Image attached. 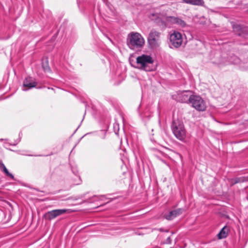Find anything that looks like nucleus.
<instances>
[{
	"mask_svg": "<svg viewBox=\"0 0 248 248\" xmlns=\"http://www.w3.org/2000/svg\"><path fill=\"white\" fill-rule=\"evenodd\" d=\"M126 43L130 49L138 51L142 48L145 40L140 33L131 32L127 36Z\"/></svg>",
	"mask_w": 248,
	"mask_h": 248,
	"instance_id": "1",
	"label": "nucleus"
},
{
	"mask_svg": "<svg viewBox=\"0 0 248 248\" xmlns=\"http://www.w3.org/2000/svg\"><path fill=\"white\" fill-rule=\"evenodd\" d=\"M153 63L154 60L150 56L142 54L136 58L137 65L135 67L145 71H152L155 69Z\"/></svg>",
	"mask_w": 248,
	"mask_h": 248,
	"instance_id": "2",
	"label": "nucleus"
},
{
	"mask_svg": "<svg viewBox=\"0 0 248 248\" xmlns=\"http://www.w3.org/2000/svg\"><path fill=\"white\" fill-rule=\"evenodd\" d=\"M171 128L174 135L177 139L181 141L185 140L186 136V131L182 122L179 120H173Z\"/></svg>",
	"mask_w": 248,
	"mask_h": 248,
	"instance_id": "3",
	"label": "nucleus"
},
{
	"mask_svg": "<svg viewBox=\"0 0 248 248\" xmlns=\"http://www.w3.org/2000/svg\"><path fill=\"white\" fill-rule=\"evenodd\" d=\"M161 33L160 32L155 29L150 31L147 37V42L151 48H155L160 46L161 44Z\"/></svg>",
	"mask_w": 248,
	"mask_h": 248,
	"instance_id": "4",
	"label": "nucleus"
},
{
	"mask_svg": "<svg viewBox=\"0 0 248 248\" xmlns=\"http://www.w3.org/2000/svg\"><path fill=\"white\" fill-rule=\"evenodd\" d=\"M189 102L191 104L192 107L199 111H203L206 110V106L205 102L202 98L199 95H190Z\"/></svg>",
	"mask_w": 248,
	"mask_h": 248,
	"instance_id": "5",
	"label": "nucleus"
},
{
	"mask_svg": "<svg viewBox=\"0 0 248 248\" xmlns=\"http://www.w3.org/2000/svg\"><path fill=\"white\" fill-rule=\"evenodd\" d=\"M170 41L171 47H179L183 42L182 34L178 31H173L170 35Z\"/></svg>",
	"mask_w": 248,
	"mask_h": 248,
	"instance_id": "6",
	"label": "nucleus"
},
{
	"mask_svg": "<svg viewBox=\"0 0 248 248\" xmlns=\"http://www.w3.org/2000/svg\"><path fill=\"white\" fill-rule=\"evenodd\" d=\"M71 211L67 209H55L47 212L44 216L46 220H51L62 215L69 213Z\"/></svg>",
	"mask_w": 248,
	"mask_h": 248,
	"instance_id": "7",
	"label": "nucleus"
},
{
	"mask_svg": "<svg viewBox=\"0 0 248 248\" xmlns=\"http://www.w3.org/2000/svg\"><path fill=\"white\" fill-rule=\"evenodd\" d=\"M37 83L33 78L28 77L26 78L23 81V87H27L28 89H23V91H26L28 89H30L35 87Z\"/></svg>",
	"mask_w": 248,
	"mask_h": 248,
	"instance_id": "8",
	"label": "nucleus"
},
{
	"mask_svg": "<svg viewBox=\"0 0 248 248\" xmlns=\"http://www.w3.org/2000/svg\"><path fill=\"white\" fill-rule=\"evenodd\" d=\"M184 211L183 208H178L170 211L168 214L164 215V217L167 220H171L174 218L181 215Z\"/></svg>",
	"mask_w": 248,
	"mask_h": 248,
	"instance_id": "9",
	"label": "nucleus"
},
{
	"mask_svg": "<svg viewBox=\"0 0 248 248\" xmlns=\"http://www.w3.org/2000/svg\"><path fill=\"white\" fill-rule=\"evenodd\" d=\"M150 18L152 20L154 21L155 23L159 27L165 28L167 27L166 21L160 18L158 14H152L150 16Z\"/></svg>",
	"mask_w": 248,
	"mask_h": 248,
	"instance_id": "10",
	"label": "nucleus"
},
{
	"mask_svg": "<svg viewBox=\"0 0 248 248\" xmlns=\"http://www.w3.org/2000/svg\"><path fill=\"white\" fill-rule=\"evenodd\" d=\"M212 62L219 67L226 64L225 59L221 57L220 52L219 51L216 53L215 57L213 60Z\"/></svg>",
	"mask_w": 248,
	"mask_h": 248,
	"instance_id": "11",
	"label": "nucleus"
},
{
	"mask_svg": "<svg viewBox=\"0 0 248 248\" xmlns=\"http://www.w3.org/2000/svg\"><path fill=\"white\" fill-rule=\"evenodd\" d=\"M189 92V91H184L181 93L178 94L179 101L181 102H186L187 101H189V96L186 94V93Z\"/></svg>",
	"mask_w": 248,
	"mask_h": 248,
	"instance_id": "12",
	"label": "nucleus"
},
{
	"mask_svg": "<svg viewBox=\"0 0 248 248\" xmlns=\"http://www.w3.org/2000/svg\"><path fill=\"white\" fill-rule=\"evenodd\" d=\"M228 234V229L226 226H224L221 229L219 232L217 234V236L219 239L225 238L227 237Z\"/></svg>",
	"mask_w": 248,
	"mask_h": 248,
	"instance_id": "13",
	"label": "nucleus"
},
{
	"mask_svg": "<svg viewBox=\"0 0 248 248\" xmlns=\"http://www.w3.org/2000/svg\"><path fill=\"white\" fill-rule=\"evenodd\" d=\"M0 168L4 172L6 176L10 177L13 180H15L14 176L9 172L8 170L7 169L3 163H0Z\"/></svg>",
	"mask_w": 248,
	"mask_h": 248,
	"instance_id": "14",
	"label": "nucleus"
},
{
	"mask_svg": "<svg viewBox=\"0 0 248 248\" xmlns=\"http://www.w3.org/2000/svg\"><path fill=\"white\" fill-rule=\"evenodd\" d=\"M230 182L232 185H234L236 184L243 182L244 181V177H236L230 180Z\"/></svg>",
	"mask_w": 248,
	"mask_h": 248,
	"instance_id": "15",
	"label": "nucleus"
},
{
	"mask_svg": "<svg viewBox=\"0 0 248 248\" xmlns=\"http://www.w3.org/2000/svg\"><path fill=\"white\" fill-rule=\"evenodd\" d=\"M176 18L177 17L175 16H167L166 17V21L168 23H170L171 24H174L175 23Z\"/></svg>",
	"mask_w": 248,
	"mask_h": 248,
	"instance_id": "16",
	"label": "nucleus"
},
{
	"mask_svg": "<svg viewBox=\"0 0 248 248\" xmlns=\"http://www.w3.org/2000/svg\"><path fill=\"white\" fill-rule=\"evenodd\" d=\"M239 62V59L236 56H233L229 60V63L234 64L238 63Z\"/></svg>",
	"mask_w": 248,
	"mask_h": 248,
	"instance_id": "17",
	"label": "nucleus"
},
{
	"mask_svg": "<svg viewBox=\"0 0 248 248\" xmlns=\"http://www.w3.org/2000/svg\"><path fill=\"white\" fill-rule=\"evenodd\" d=\"M175 24L180 25L182 27H184L186 25V23L184 20H183L181 18L177 17L176 19Z\"/></svg>",
	"mask_w": 248,
	"mask_h": 248,
	"instance_id": "18",
	"label": "nucleus"
},
{
	"mask_svg": "<svg viewBox=\"0 0 248 248\" xmlns=\"http://www.w3.org/2000/svg\"><path fill=\"white\" fill-rule=\"evenodd\" d=\"M43 67L44 69V70L46 72H50L51 71L50 68L48 66V64H46V65H43Z\"/></svg>",
	"mask_w": 248,
	"mask_h": 248,
	"instance_id": "19",
	"label": "nucleus"
},
{
	"mask_svg": "<svg viewBox=\"0 0 248 248\" xmlns=\"http://www.w3.org/2000/svg\"><path fill=\"white\" fill-rule=\"evenodd\" d=\"M165 244H170L171 243V239L170 236H169L163 242Z\"/></svg>",
	"mask_w": 248,
	"mask_h": 248,
	"instance_id": "20",
	"label": "nucleus"
},
{
	"mask_svg": "<svg viewBox=\"0 0 248 248\" xmlns=\"http://www.w3.org/2000/svg\"><path fill=\"white\" fill-rule=\"evenodd\" d=\"M20 141V139H19L18 140H16L14 143H10V145L11 146H16L18 144V142H19Z\"/></svg>",
	"mask_w": 248,
	"mask_h": 248,
	"instance_id": "21",
	"label": "nucleus"
},
{
	"mask_svg": "<svg viewBox=\"0 0 248 248\" xmlns=\"http://www.w3.org/2000/svg\"><path fill=\"white\" fill-rule=\"evenodd\" d=\"M183 1V2L186 3H188V2H190V0H182Z\"/></svg>",
	"mask_w": 248,
	"mask_h": 248,
	"instance_id": "22",
	"label": "nucleus"
},
{
	"mask_svg": "<svg viewBox=\"0 0 248 248\" xmlns=\"http://www.w3.org/2000/svg\"><path fill=\"white\" fill-rule=\"evenodd\" d=\"M100 200H103V198L105 197L104 195H101L100 196Z\"/></svg>",
	"mask_w": 248,
	"mask_h": 248,
	"instance_id": "23",
	"label": "nucleus"
},
{
	"mask_svg": "<svg viewBox=\"0 0 248 248\" xmlns=\"http://www.w3.org/2000/svg\"><path fill=\"white\" fill-rule=\"evenodd\" d=\"M3 140V139H0V140Z\"/></svg>",
	"mask_w": 248,
	"mask_h": 248,
	"instance_id": "24",
	"label": "nucleus"
}]
</instances>
